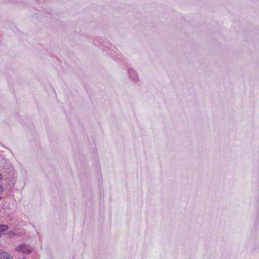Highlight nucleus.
I'll use <instances>...</instances> for the list:
<instances>
[{
    "label": "nucleus",
    "mask_w": 259,
    "mask_h": 259,
    "mask_svg": "<svg viewBox=\"0 0 259 259\" xmlns=\"http://www.w3.org/2000/svg\"><path fill=\"white\" fill-rule=\"evenodd\" d=\"M7 234L9 237H13V236H16L17 233L14 231H10L8 232Z\"/></svg>",
    "instance_id": "5"
},
{
    "label": "nucleus",
    "mask_w": 259,
    "mask_h": 259,
    "mask_svg": "<svg viewBox=\"0 0 259 259\" xmlns=\"http://www.w3.org/2000/svg\"><path fill=\"white\" fill-rule=\"evenodd\" d=\"M4 190V187L3 185H0V195L2 194Z\"/></svg>",
    "instance_id": "6"
},
{
    "label": "nucleus",
    "mask_w": 259,
    "mask_h": 259,
    "mask_svg": "<svg viewBox=\"0 0 259 259\" xmlns=\"http://www.w3.org/2000/svg\"><path fill=\"white\" fill-rule=\"evenodd\" d=\"M2 178H3V176H2V175L1 174H0V180L1 179H2Z\"/></svg>",
    "instance_id": "8"
},
{
    "label": "nucleus",
    "mask_w": 259,
    "mask_h": 259,
    "mask_svg": "<svg viewBox=\"0 0 259 259\" xmlns=\"http://www.w3.org/2000/svg\"><path fill=\"white\" fill-rule=\"evenodd\" d=\"M13 166H11V165H10V166L9 168L10 169V170H12V169H13Z\"/></svg>",
    "instance_id": "7"
},
{
    "label": "nucleus",
    "mask_w": 259,
    "mask_h": 259,
    "mask_svg": "<svg viewBox=\"0 0 259 259\" xmlns=\"http://www.w3.org/2000/svg\"><path fill=\"white\" fill-rule=\"evenodd\" d=\"M128 74L130 77L135 82L139 80L138 76L136 73L135 71L133 69H130L128 70Z\"/></svg>",
    "instance_id": "2"
},
{
    "label": "nucleus",
    "mask_w": 259,
    "mask_h": 259,
    "mask_svg": "<svg viewBox=\"0 0 259 259\" xmlns=\"http://www.w3.org/2000/svg\"><path fill=\"white\" fill-rule=\"evenodd\" d=\"M0 259H13V257L7 252H0Z\"/></svg>",
    "instance_id": "3"
},
{
    "label": "nucleus",
    "mask_w": 259,
    "mask_h": 259,
    "mask_svg": "<svg viewBox=\"0 0 259 259\" xmlns=\"http://www.w3.org/2000/svg\"><path fill=\"white\" fill-rule=\"evenodd\" d=\"M2 197H0V199H2Z\"/></svg>",
    "instance_id": "9"
},
{
    "label": "nucleus",
    "mask_w": 259,
    "mask_h": 259,
    "mask_svg": "<svg viewBox=\"0 0 259 259\" xmlns=\"http://www.w3.org/2000/svg\"><path fill=\"white\" fill-rule=\"evenodd\" d=\"M15 249L17 251H20L23 253L28 254L32 252L33 248L25 243H22L18 245Z\"/></svg>",
    "instance_id": "1"
},
{
    "label": "nucleus",
    "mask_w": 259,
    "mask_h": 259,
    "mask_svg": "<svg viewBox=\"0 0 259 259\" xmlns=\"http://www.w3.org/2000/svg\"><path fill=\"white\" fill-rule=\"evenodd\" d=\"M8 228V226L6 225H0V232L7 230Z\"/></svg>",
    "instance_id": "4"
},
{
    "label": "nucleus",
    "mask_w": 259,
    "mask_h": 259,
    "mask_svg": "<svg viewBox=\"0 0 259 259\" xmlns=\"http://www.w3.org/2000/svg\"><path fill=\"white\" fill-rule=\"evenodd\" d=\"M1 237V234H0V237Z\"/></svg>",
    "instance_id": "10"
}]
</instances>
